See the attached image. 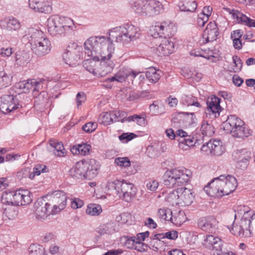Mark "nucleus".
<instances>
[{"label":"nucleus","mask_w":255,"mask_h":255,"mask_svg":"<svg viewBox=\"0 0 255 255\" xmlns=\"http://www.w3.org/2000/svg\"><path fill=\"white\" fill-rule=\"evenodd\" d=\"M84 47L85 53L89 57L97 61H101L98 66L96 76L104 77L112 72L114 64L111 58L114 53L115 46L110 37H91L85 42Z\"/></svg>","instance_id":"obj_1"},{"label":"nucleus","mask_w":255,"mask_h":255,"mask_svg":"<svg viewBox=\"0 0 255 255\" xmlns=\"http://www.w3.org/2000/svg\"><path fill=\"white\" fill-rule=\"evenodd\" d=\"M237 185V180L234 176L221 175L208 183L204 188V190L212 197L220 198L233 193Z\"/></svg>","instance_id":"obj_2"},{"label":"nucleus","mask_w":255,"mask_h":255,"mask_svg":"<svg viewBox=\"0 0 255 255\" xmlns=\"http://www.w3.org/2000/svg\"><path fill=\"white\" fill-rule=\"evenodd\" d=\"M47 28L48 32L51 35H62L72 32L74 28V23L70 18L53 15L47 20Z\"/></svg>","instance_id":"obj_3"},{"label":"nucleus","mask_w":255,"mask_h":255,"mask_svg":"<svg viewBox=\"0 0 255 255\" xmlns=\"http://www.w3.org/2000/svg\"><path fill=\"white\" fill-rule=\"evenodd\" d=\"M140 34L138 27L127 24L111 29L108 37L116 38V41L118 42L128 43L138 38Z\"/></svg>","instance_id":"obj_4"},{"label":"nucleus","mask_w":255,"mask_h":255,"mask_svg":"<svg viewBox=\"0 0 255 255\" xmlns=\"http://www.w3.org/2000/svg\"><path fill=\"white\" fill-rule=\"evenodd\" d=\"M191 176V172L187 169H172L167 171L163 176V184L168 188H174L186 185Z\"/></svg>","instance_id":"obj_5"},{"label":"nucleus","mask_w":255,"mask_h":255,"mask_svg":"<svg viewBox=\"0 0 255 255\" xmlns=\"http://www.w3.org/2000/svg\"><path fill=\"white\" fill-rule=\"evenodd\" d=\"M222 126L223 129L234 137L244 138L251 134L250 130L246 128L244 122L235 115L228 116Z\"/></svg>","instance_id":"obj_6"},{"label":"nucleus","mask_w":255,"mask_h":255,"mask_svg":"<svg viewBox=\"0 0 255 255\" xmlns=\"http://www.w3.org/2000/svg\"><path fill=\"white\" fill-rule=\"evenodd\" d=\"M162 4L155 0H137L132 5V9L142 16H151L158 14L162 10Z\"/></svg>","instance_id":"obj_7"},{"label":"nucleus","mask_w":255,"mask_h":255,"mask_svg":"<svg viewBox=\"0 0 255 255\" xmlns=\"http://www.w3.org/2000/svg\"><path fill=\"white\" fill-rule=\"evenodd\" d=\"M255 218V213L253 210L245 212L238 224L233 223V227L230 232L237 236L247 237L251 234L250 226L252 221Z\"/></svg>","instance_id":"obj_8"},{"label":"nucleus","mask_w":255,"mask_h":255,"mask_svg":"<svg viewBox=\"0 0 255 255\" xmlns=\"http://www.w3.org/2000/svg\"><path fill=\"white\" fill-rule=\"evenodd\" d=\"M176 31L174 24L170 21H165L160 23H156L150 29V34L154 38H167L171 36Z\"/></svg>","instance_id":"obj_9"},{"label":"nucleus","mask_w":255,"mask_h":255,"mask_svg":"<svg viewBox=\"0 0 255 255\" xmlns=\"http://www.w3.org/2000/svg\"><path fill=\"white\" fill-rule=\"evenodd\" d=\"M177 134L179 135V138L177 139L179 142V147L183 150H187L189 149L190 146L200 144L202 140V139H198L196 136L189 135L187 132L182 129L177 130Z\"/></svg>","instance_id":"obj_10"},{"label":"nucleus","mask_w":255,"mask_h":255,"mask_svg":"<svg viewBox=\"0 0 255 255\" xmlns=\"http://www.w3.org/2000/svg\"><path fill=\"white\" fill-rule=\"evenodd\" d=\"M81 49V47L75 43H72L68 46L63 55L64 62L70 66L77 65L80 60L79 52Z\"/></svg>","instance_id":"obj_11"},{"label":"nucleus","mask_w":255,"mask_h":255,"mask_svg":"<svg viewBox=\"0 0 255 255\" xmlns=\"http://www.w3.org/2000/svg\"><path fill=\"white\" fill-rule=\"evenodd\" d=\"M221 99L215 95L212 96L207 101V107L205 113L207 117L215 119L220 115L222 108L220 105Z\"/></svg>","instance_id":"obj_12"},{"label":"nucleus","mask_w":255,"mask_h":255,"mask_svg":"<svg viewBox=\"0 0 255 255\" xmlns=\"http://www.w3.org/2000/svg\"><path fill=\"white\" fill-rule=\"evenodd\" d=\"M201 151L206 154L220 156L225 152V148L220 140L211 139L202 145Z\"/></svg>","instance_id":"obj_13"},{"label":"nucleus","mask_w":255,"mask_h":255,"mask_svg":"<svg viewBox=\"0 0 255 255\" xmlns=\"http://www.w3.org/2000/svg\"><path fill=\"white\" fill-rule=\"evenodd\" d=\"M67 196L65 193L59 191L51 197L49 202L53 208L50 213L57 214L61 210L64 209L66 206Z\"/></svg>","instance_id":"obj_14"},{"label":"nucleus","mask_w":255,"mask_h":255,"mask_svg":"<svg viewBox=\"0 0 255 255\" xmlns=\"http://www.w3.org/2000/svg\"><path fill=\"white\" fill-rule=\"evenodd\" d=\"M251 152L246 148L235 150L232 154L233 159L237 163L238 166L242 170L247 168L251 158Z\"/></svg>","instance_id":"obj_15"},{"label":"nucleus","mask_w":255,"mask_h":255,"mask_svg":"<svg viewBox=\"0 0 255 255\" xmlns=\"http://www.w3.org/2000/svg\"><path fill=\"white\" fill-rule=\"evenodd\" d=\"M136 193V188L133 184L123 181L117 196L127 202H130L133 199Z\"/></svg>","instance_id":"obj_16"},{"label":"nucleus","mask_w":255,"mask_h":255,"mask_svg":"<svg viewBox=\"0 0 255 255\" xmlns=\"http://www.w3.org/2000/svg\"><path fill=\"white\" fill-rule=\"evenodd\" d=\"M19 104H16L15 97L13 95H4L0 98V111L7 114L19 108Z\"/></svg>","instance_id":"obj_17"},{"label":"nucleus","mask_w":255,"mask_h":255,"mask_svg":"<svg viewBox=\"0 0 255 255\" xmlns=\"http://www.w3.org/2000/svg\"><path fill=\"white\" fill-rule=\"evenodd\" d=\"M51 206L49 202H47L46 198L38 199L34 203L35 213L38 219H44L50 214V207Z\"/></svg>","instance_id":"obj_18"},{"label":"nucleus","mask_w":255,"mask_h":255,"mask_svg":"<svg viewBox=\"0 0 255 255\" xmlns=\"http://www.w3.org/2000/svg\"><path fill=\"white\" fill-rule=\"evenodd\" d=\"M43 81L42 80L37 81L35 79H28L27 81L20 82L16 85V87L23 90V92L28 93L30 90H33V95L35 96V93L39 92L43 87Z\"/></svg>","instance_id":"obj_19"},{"label":"nucleus","mask_w":255,"mask_h":255,"mask_svg":"<svg viewBox=\"0 0 255 255\" xmlns=\"http://www.w3.org/2000/svg\"><path fill=\"white\" fill-rule=\"evenodd\" d=\"M198 225L203 231L213 233L215 232L218 228V222L214 217L208 216L199 219Z\"/></svg>","instance_id":"obj_20"},{"label":"nucleus","mask_w":255,"mask_h":255,"mask_svg":"<svg viewBox=\"0 0 255 255\" xmlns=\"http://www.w3.org/2000/svg\"><path fill=\"white\" fill-rule=\"evenodd\" d=\"M82 165L83 166V170L85 174V178L92 179L98 174L99 164L94 159L88 160H81Z\"/></svg>","instance_id":"obj_21"},{"label":"nucleus","mask_w":255,"mask_h":255,"mask_svg":"<svg viewBox=\"0 0 255 255\" xmlns=\"http://www.w3.org/2000/svg\"><path fill=\"white\" fill-rule=\"evenodd\" d=\"M30 8L35 11L50 13L52 11L51 0H29Z\"/></svg>","instance_id":"obj_22"},{"label":"nucleus","mask_w":255,"mask_h":255,"mask_svg":"<svg viewBox=\"0 0 255 255\" xmlns=\"http://www.w3.org/2000/svg\"><path fill=\"white\" fill-rule=\"evenodd\" d=\"M224 9L232 15L234 19H236L239 23L245 24L249 27H255V21L247 16L237 9L224 7Z\"/></svg>","instance_id":"obj_23"},{"label":"nucleus","mask_w":255,"mask_h":255,"mask_svg":"<svg viewBox=\"0 0 255 255\" xmlns=\"http://www.w3.org/2000/svg\"><path fill=\"white\" fill-rule=\"evenodd\" d=\"M13 205L24 206L31 203L32 199L30 196V192L27 190L13 191Z\"/></svg>","instance_id":"obj_24"},{"label":"nucleus","mask_w":255,"mask_h":255,"mask_svg":"<svg viewBox=\"0 0 255 255\" xmlns=\"http://www.w3.org/2000/svg\"><path fill=\"white\" fill-rule=\"evenodd\" d=\"M124 114V112L120 111L103 113L99 116L98 121L101 124L109 125L114 122H119Z\"/></svg>","instance_id":"obj_25"},{"label":"nucleus","mask_w":255,"mask_h":255,"mask_svg":"<svg viewBox=\"0 0 255 255\" xmlns=\"http://www.w3.org/2000/svg\"><path fill=\"white\" fill-rule=\"evenodd\" d=\"M174 46L170 38H163L156 48V53L159 56L168 55L174 51Z\"/></svg>","instance_id":"obj_26"},{"label":"nucleus","mask_w":255,"mask_h":255,"mask_svg":"<svg viewBox=\"0 0 255 255\" xmlns=\"http://www.w3.org/2000/svg\"><path fill=\"white\" fill-rule=\"evenodd\" d=\"M177 193L178 194L176 204L189 206L193 202L194 196L190 190L186 188H179L177 189Z\"/></svg>","instance_id":"obj_27"},{"label":"nucleus","mask_w":255,"mask_h":255,"mask_svg":"<svg viewBox=\"0 0 255 255\" xmlns=\"http://www.w3.org/2000/svg\"><path fill=\"white\" fill-rule=\"evenodd\" d=\"M219 29L215 21L209 22L204 31L203 36L206 42H212L216 40L219 35Z\"/></svg>","instance_id":"obj_28"},{"label":"nucleus","mask_w":255,"mask_h":255,"mask_svg":"<svg viewBox=\"0 0 255 255\" xmlns=\"http://www.w3.org/2000/svg\"><path fill=\"white\" fill-rule=\"evenodd\" d=\"M139 75V79L140 81H142L144 79V75L140 74V73L136 72L135 71L131 72H125L124 71H119L114 76L110 78L106 79V81H109L110 82L118 81L122 83L125 81L128 77H131L133 78H135L137 75Z\"/></svg>","instance_id":"obj_29"},{"label":"nucleus","mask_w":255,"mask_h":255,"mask_svg":"<svg viewBox=\"0 0 255 255\" xmlns=\"http://www.w3.org/2000/svg\"><path fill=\"white\" fill-rule=\"evenodd\" d=\"M32 50L39 56L48 54L51 50V43L49 39L45 37L39 43L32 47Z\"/></svg>","instance_id":"obj_30"},{"label":"nucleus","mask_w":255,"mask_h":255,"mask_svg":"<svg viewBox=\"0 0 255 255\" xmlns=\"http://www.w3.org/2000/svg\"><path fill=\"white\" fill-rule=\"evenodd\" d=\"M25 37L28 39L31 47H33V46L39 43L43 39V38H45L46 36L42 31L31 28L29 30V34L25 35Z\"/></svg>","instance_id":"obj_31"},{"label":"nucleus","mask_w":255,"mask_h":255,"mask_svg":"<svg viewBox=\"0 0 255 255\" xmlns=\"http://www.w3.org/2000/svg\"><path fill=\"white\" fill-rule=\"evenodd\" d=\"M0 26L2 29L9 31L16 30L20 27V23L14 17H6L0 20Z\"/></svg>","instance_id":"obj_32"},{"label":"nucleus","mask_w":255,"mask_h":255,"mask_svg":"<svg viewBox=\"0 0 255 255\" xmlns=\"http://www.w3.org/2000/svg\"><path fill=\"white\" fill-rule=\"evenodd\" d=\"M204 245L210 250L219 251L222 249V241L220 238L210 235L206 237Z\"/></svg>","instance_id":"obj_33"},{"label":"nucleus","mask_w":255,"mask_h":255,"mask_svg":"<svg viewBox=\"0 0 255 255\" xmlns=\"http://www.w3.org/2000/svg\"><path fill=\"white\" fill-rule=\"evenodd\" d=\"M100 236L105 234L111 235L116 232V225L113 222H108L100 225L96 230Z\"/></svg>","instance_id":"obj_34"},{"label":"nucleus","mask_w":255,"mask_h":255,"mask_svg":"<svg viewBox=\"0 0 255 255\" xmlns=\"http://www.w3.org/2000/svg\"><path fill=\"white\" fill-rule=\"evenodd\" d=\"M181 11L185 12H194L197 7V3L194 0H183L178 3Z\"/></svg>","instance_id":"obj_35"},{"label":"nucleus","mask_w":255,"mask_h":255,"mask_svg":"<svg viewBox=\"0 0 255 255\" xmlns=\"http://www.w3.org/2000/svg\"><path fill=\"white\" fill-rule=\"evenodd\" d=\"M84 173L83 166L81 161L77 162L75 165L71 168L69 171L70 176L76 179L85 178Z\"/></svg>","instance_id":"obj_36"},{"label":"nucleus","mask_w":255,"mask_h":255,"mask_svg":"<svg viewBox=\"0 0 255 255\" xmlns=\"http://www.w3.org/2000/svg\"><path fill=\"white\" fill-rule=\"evenodd\" d=\"M123 181L118 180H109L107 182L106 187L109 192V194L113 196L118 195V192L119 191Z\"/></svg>","instance_id":"obj_37"},{"label":"nucleus","mask_w":255,"mask_h":255,"mask_svg":"<svg viewBox=\"0 0 255 255\" xmlns=\"http://www.w3.org/2000/svg\"><path fill=\"white\" fill-rule=\"evenodd\" d=\"M50 144L54 148V154L58 157H63L66 155V151L61 142L55 140H51Z\"/></svg>","instance_id":"obj_38"},{"label":"nucleus","mask_w":255,"mask_h":255,"mask_svg":"<svg viewBox=\"0 0 255 255\" xmlns=\"http://www.w3.org/2000/svg\"><path fill=\"white\" fill-rule=\"evenodd\" d=\"M183 115V121L186 127H195L196 126L197 119L194 113H180Z\"/></svg>","instance_id":"obj_39"},{"label":"nucleus","mask_w":255,"mask_h":255,"mask_svg":"<svg viewBox=\"0 0 255 255\" xmlns=\"http://www.w3.org/2000/svg\"><path fill=\"white\" fill-rule=\"evenodd\" d=\"M181 103L186 106H194L198 108L201 107V104L197 101V98L192 95H183Z\"/></svg>","instance_id":"obj_40"},{"label":"nucleus","mask_w":255,"mask_h":255,"mask_svg":"<svg viewBox=\"0 0 255 255\" xmlns=\"http://www.w3.org/2000/svg\"><path fill=\"white\" fill-rule=\"evenodd\" d=\"M186 218L185 214L182 211L175 212L174 213L172 212V219L170 222L176 226H180L185 221Z\"/></svg>","instance_id":"obj_41"},{"label":"nucleus","mask_w":255,"mask_h":255,"mask_svg":"<svg viewBox=\"0 0 255 255\" xmlns=\"http://www.w3.org/2000/svg\"><path fill=\"white\" fill-rule=\"evenodd\" d=\"M160 73V71L156 70L154 67H150L146 72L145 76L150 82L155 83L159 80Z\"/></svg>","instance_id":"obj_42"},{"label":"nucleus","mask_w":255,"mask_h":255,"mask_svg":"<svg viewBox=\"0 0 255 255\" xmlns=\"http://www.w3.org/2000/svg\"><path fill=\"white\" fill-rule=\"evenodd\" d=\"M172 211L168 208H161L158 210L157 216L161 222L170 221Z\"/></svg>","instance_id":"obj_43"},{"label":"nucleus","mask_w":255,"mask_h":255,"mask_svg":"<svg viewBox=\"0 0 255 255\" xmlns=\"http://www.w3.org/2000/svg\"><path fill=\"white\" fill-rule=\"evenodd\" d=\"M200 130L203 135L210 137L214 133V128L212 125L204 121L201 126Z\"/></svg>","instance_id":"obj_44"},{"label":"nucleus","mask_w":255,"mask_h":255,"mask_svg":"<svg viewBox=\"0 0 255 255\" xmlns=\"http://www.w3.org/2000/svg\"><path fill=\"white\" fill-rule=\"evenodd\" d=\"M15 61L17 65L23 66L28 63L29 58L24 51H18L15 54Z\"/></svg>","instance_id":"obj_45"},{"label":"nucleus","mask_w":255,"mask_h":255,"mask_svg":"<svg viewBox=\"0 0 255 255\" xmlns=\"http://www.w3.org/2000/svg\"><path fill=\"white\" fill-rule=\"evenodd\" d=\"M96 61L93 58L92 59H87L83 62L84 67L90 73H92L94 75L96 76L97 73V67Z\"/></svg>","instance_id":"obj_46"},{"label":"nucleus","mask_w":255,"mask_h":255,"mask_svg":"<svg viewBox=\"0 0 255 255\" xmlns=\"http://www.w3.org/2000/svg\"><path fill=\"white\" fill-rule=\"evenodd\" d=\"M102 212L101 206L98 204H91L88 205L86 213L90 216H98Z\"/></svg>","instance_id":"obj_47"},{"label":"nucleus","mask_w":255,"mask_h":255,"mask_svg":"<svg viewBox=\"0 0 255 255\" xmlns=\"http://www.w3.org/2000/svg\"><path fill=\"white\" fill-rule=\"evenodd\" d=\"M13 191H6L1 196V202L6 205H13Z\"/></svg>","instance_id":"obj_48"},{"label":"nucleus","mask_w":255,"mask_h":255,"mask_svg":"<svg viewBox=\"0 0 255 255\" xmlns=\"http://www.w3.org/2000/svg\"><path fill=\"white\" fill-rule=\"evenodd\" d=\"M29 255H42L43 248L37 244H33L30 246L28 249Z\"/></svg>","instance_id":"obj_49"},{"label":"nucleus","mask_w":255,"mask_h":255,"mask_svg":"<svg viewBox=\"0 0 255 255\" xmlns=\"http://www.w3.org/2000/svg\"><path fill=\"white\" fill-rule=\"evenodd\" d=\"M115 163L118 166L128 167L130 166V162L128 157H118L115 159Z\"/></svg>","instance_id":"obj_50"},{"label":"nucleus","mask_w":255,"mask_h":255,"mask_svg":"<svg viewBox=\"0 0 255 255\" xmlns=\"http://www.w3.org/2000/svg\"><path fill=\"white\" fill-rule=\"evenodd\" d=\"M162 106V104L160 101H154L149 106L150 111L155 115H158L160 113L159 109Z\"/></svg>","instance_id":"obj_51"},{"label":"nucleus","mask_w":255,"mask_h":255,"mask_svg":"<svg viewBox=\"0 0 255 255\" xmlns=\"http://www.w3.org/2000/svg\"><path fill=\"white\" fill-rule=\"evenodd\" d=\"M10 79L5 73L0 75V89L7 87L10 84Z\"/></svg>","instance_id":"obj_52"},{"label":"nucleus","mask_w":255,"mask_h":255,"mask_svg":"<svg viewBox=\"0 0 255 255\" xmlns=\"http://www.w3.org/2000/svg\"><path fill=\"white\" fill-rule=\"evenodd\" d=\"M91 148V145L87 143L78 144L79 154L83 156L87 155L89 153Z\"/></svg>","instance_id":"obj_53"},{"label":"nucleus","mask_w":255,"mask_h":255,"mask_svg":"<svg viewBox=\"0 0 255 255\" xmlns=\"http://www.w3.org/2000/svg\"><path fill=\"white\" fill-rule=\"evenodd\" d=\"M158 186V182L155 180H149L146 182V188L150 191H155L157 189Z\"/></svg>","instance_id":"obj_54"},{"label":"nucleus","mask_w":255,"mask_h":255,"mask_svg":"<svg viewBox=\"0 0 255 255\" xmlns=\"http://www.w3.org/2000/svg\"><path fill=\"white\" fill-rule=\"evenodd\" d=\"M97 128L96 123L89 122L85 124L82 127V129L86 132H92L94 131Z\"/></svg>","instance_id":"obj_55"},{"label":"nucleus","mask_w":255,"mask_h":255,"mask_svg":"<svg viewBox=\"0 0 255 255\" xmlns=\"http://www.w3.org/2000/svg\"><path fill=\"white\" fill-rule=\"evenodd\" d=\"M136 135L133 133H124L119 136V139L123 142H127L131 140Z\"/></svg>","instance_id":"obj_56"},{"label":"nucleus","mask_w":255,"mask_h":255,"mask_svg":"<svg viewBox=\"0 0 255 255\" xmlns=\"http://www.w3.org/2000/svg\"><path fill=\"white\" fill-rule=\"evenodd\" d=\"M135 237H127L124 245L128 249H133L135 247Z\"/></svg>","instance_id":"obj_57"},{"label":"nucleus","mask_w":255,"mask_h":255,"mask_svg":"<svg viewBox=\"0 0 255 255\" xmlns=\"http://www.w3.org/2000/svg\"><path fill=\"white\" fill-rule=\"evenodd\" d=\"M33 170L36 175H39L41 173H45L47 172V168L45 165L42 164H37L35 166Z\"/></svg>","instance_id":"obj_58"},{"label":"nucleus","mask_w":255,"mask_h":255,"mask_svg":"<svg viewBox=\"0 0 255 255\" xmlns=\"http://www.w3.org/2000/svg\"><path fill=\"white\" fill-rule=\"evenodd\" d=\"M134 250H137L139 252H146L147 249V246L141 242L136 241Z\"/></svg>","instance_id":"obj_59"},{"label":"nucleus","mask_w":255,"mask_h":255,"mask_svg":"<svg viewBox=\"0 0 255 255\" xmlns=\"http://www.w3.org/2000/svg\"><path fill=\"white\" fill-rule=\"evenodd\" d=\"M178 193H177V190L176 191H173L168 194L167 197V200L169 202L175 203L176 204V202L178 201Z\"/></svg>","instance_id":"obj_60"},{"label":"nucleus","mask_w":255,"mask_h":255,"mask_svg":"<svg viewBox=\"0 0 255 255\" xmlns=\"http://www.w3.org/2000/svg\"><path fill=\"white\" fill-rule=\"evenodd\" d=\"M84 205L83 201L79 199L75 198L71 202V207L73 209H76L79 208H81Z\"/></svg>","instance_id":"obj_61"},{"label":"nucleus","mask_w":255,"mask_h":255,"mask_svg":"<svg viewBox=\"0 0 255 255\" xmlns=\"http://www.w3.org/2000/svg\"><path fill=\"white\" fill-rule=\"evenodd\" d=\"M178 235V232L176 231L173 230L165 233L164 237L168 239L174 240L177 238Z\"/></svg>","instance_id":"obj_62"},{"label":"nucleus","mask_w":255,"mask_h":255,"mask_svg":"<svg viewBox=\"0 0 255 255\" xmlns=\"http://www.w3.org/2000/svg\"><path fill=\"white\" fill-rule=\"evenodd\" d=\"M76 100L77 106V107L79 108L81 104L86 100V96L85 94L83 92H79L76 96Z\"/></svg>","instance_id":"obj_63"},{"label":"nucleus","mask_w":255,"mask_h":255,"mask_svg":"<svg viewBox=\"0 0 255 255\" xmlns=\"http://www.w3.org/2000/svg\"><path fill=\"white\" fill-rule=\"evenodd\" d=\"M166 134L167 136L171 139H173L176 138H179V135H177V131L176 133L174 132V130L172 128H169L166 130L165 131Z\"/></svg>","instance_id":"obj_64"}]
</instances>
